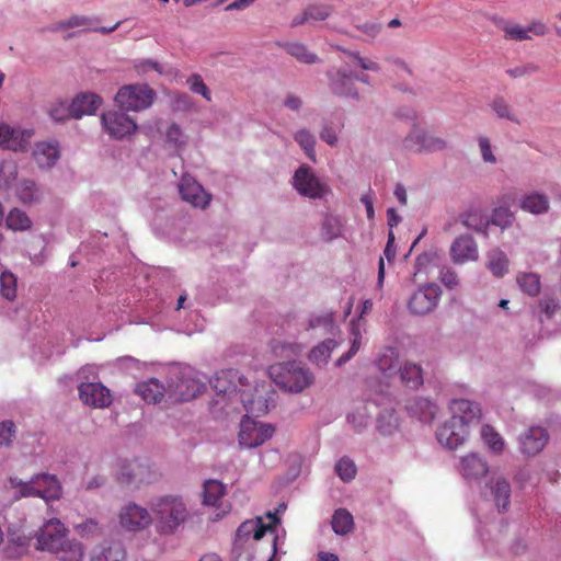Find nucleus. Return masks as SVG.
<instances>
[{
	"label": "nucleus",
	"mask_w": 561,
	"mask_h": 561,
	"mask_svg": "<svg viewBox=\"0 0 561 561\" xmlns=\"http://www.w3.org/2000/svg\"><path fill=\"white\" fill-rule=\"evenodd\" d=\"M462 224L478 232H484L490 224L489 217L479 208H470L462 215Z\"/></svg>",
	"instance_id": "473e14b6"
},
{
	"label": "nucleus",
	"mask_w": 561,
	"mask_h": 561,
	"mask_svg": "<svg viewBox=\"0 0 561 561\" xmlns=\"http://www.w3.org/2000/svg\"><path fill=\"white\" fill-rule=\"evenodd\" d=\"M399 426V420L393 410L382 412L377 420V428L382 435L392 434Z\"/></svg>",
	"instance_id": "c03bdc74"
},
{
	"label": "nucleus",
	"mask_w": 561,
	"mask_h": 561,
	"mask_svg": "<svg viewBox=\"0 0 561 561\" xmlns=\"http://www.w3.org/2000/svg\"><path fill=\"white\" fill-rule=\"evenodd\" d=\"M335 347L336 342L332 339H328L311 350L309 359L318 366L324 365L328 363Z\"/></svg>",
	"instance_id": "4c0bfd02"
},
{
	"label": "nucleus",
	"mask_w": 561,
	"mask_h": 561,
	"mask_svg": "<svg viewBox=\"0 0 561 561\" xmlns=\"http://www.w3.org/2000/svg\"><path fill=\"white\" fill-rule=\"evenodd\" d=\"M10 483L19 490L21 496H38L46 502L58 500L61 496V486L55 476L38 474L30 482L11 478Z\"/></svg>",
	"instance_id": "20e7f679"
},
{
	"label": "nucleus",
	"mask_w": 561,
	"mask_h": 561,
	"mask_svg": "<svg viewBox=\"0 0 561 561\" xmlns=\"http://www.w3.org/2000/svg\"><path fill=\"white\" fill-rule=\"evenodd\" d=\"M294 138L302 148L307 157L310 160L316 161L314 136L307 129H300L294 135Z\"/></svg>",
	"instance_id": "49530a36"
},
{
	"label": "nucleus",
	"mask_w": 561,
	"mask_h": 561,
	"mask_svg": "<svg viewBox=\"0 0 561 561\" xmlns=\"http://www.w3.org/2000/svg\"><path fill=\"white\" fill-rule=\"evenodd\" d=\"M293 183L299 194L309 198H321L327 192L325 185L319 181L310 167L306 164H302L296 170Z\"/></svg>",
	"instance_id": "9b49d317"
},
{
	"label": "nucleus",
	"mask_w": 561,
	"mask_h": 561,
	"mask_svg": "<svg viewBox=\"0 0 561 561\" xmlns=\"http://www.w3.org/2000/svg\"><path fill=\"white\" fill-rule=\"evenodd\" d=\"M394 233L392 230L388 233V240L386 248L383 250V256H380L379 263H378V278L377 284L378 286H382L383 279H385V262L383 259H387L388 262H392L397 254V249L394 245Z\"/></svg>",
	"instance_id": "ea45409f"
},
{
	"label": "nucleus",
	"mask_w": 561,
	"mask_h": 561,
	"mask_svg": "<svg viewBox=\"0 0 561 561\" xmlns=\"http://www.w3.org/2000/svg\"><path fill=\"white\" fill-rule=\"evenodd\" d=\"M187 84L192 92L196 94H201L203 98H205L207 101H210V91L208 87L203 81V78L194 73L187 78Z\"/></svg>",
	"instance_id": "bf43d9fd"
},
{
	"label": "nucleus",
	"mask_w": 561,
	"mask_h": 561,
	"mask_svg": "<svg viewBox=\"0 0 561 561\" xmlns=\"http://www.w3.org/2000/svg\"><path fill=\"white\" fill-rule=\"evenodd\" d=\"M548 439L549 435L546 428L533 426L519 438L520 451L528 456H535L542 450Z\"/></svg>",
	"instance_id": "2eb2a0df"
},
{
	"label": "nucleus",
	"mask_w": 561,
	"mask_h": 561,
	"mask_svg": "<svg viewBox=\"0 0 561 561\" xmlns=\"http://www.w3.org/2000/svg\"><path fill=\"white\" fill-rule=\"evenodd\" d=\"M478 259V248L474 240L469 237L458 238V263L476 261Z\"/></svg>",
	"instance_id": "58836bf2"
},
{
	"label": "nucleus",
	"mask_w": 561,
	"mask_h": 561,
	"mask_svg": "<svg viewBox=\"0 0 561 561\" xmlns=\"http://www.w3.org/2000/svg\"><path fill=\"white\" fill-rule=\"evenodd\" d=\"M179 192L183 201L202 209L206 208L211 199V195L194 178L186 174L180 180Z\"/></svg>",
	"instance_id": "ddd939ff"
},
{
	"label": "nucleus",
	"mask_w": 561,
	"mask_h": 561,
	"mask_svg": "<svg viewBox=\"0 0 561 561\" xmlns=\"http://www.w3.org/2000/svg\"><path fill=\"white\" fill-rule=\"evenodd\" d=\"M333 531L339 536H345L354 529L353 515L346 508H337L331 520Z\"/></svg>",
	"instance_id": "cd10ccee"
},
{
	"label": "nucleus",
	"mask_w": 561,
	"mask_h": 561,
	"mask_svg": "<svg viewBox=\"0 0 561 561\" xmlns=\"http://www.w3.org/2000/svg\"><path fill=\"white\" fill-rule=\"evenodd\" d=\"M352 335H353V339H352L351 348L348 350V352L346 354L342 355L336 360V366L343 365L358 352V350L360 347V339H362L358 328L353 327Z\"/></svg>",
	"instance_id": "052dcab7"
},
{
	"label": "nucleus",
	"mask_w": 561,
	"mask_h": 561,
	"mask_svg": "<svg viewBox=\"0 0 561 561\" xmlns=\"http://www.w3.org/2000/svg\"><path fill=\"white\" fill-rule=\"evenodd\" d=\"M520 207L531 214H542L549 208V201L546 195L533 193L524 197Z\"/></svg>",
	"instance_id": "e433bc0d"
},
{
	"label": "nucleus",
	"mask_w": 561,
	"mask_h": 561,
	"mask_svg": "<svg viewBox=\"0 0 561 561\" xmlns=\"http://www.w3.org/2000/svg\"><path fill=\"white\" fill-rule=\"evenodd\" d=\"M5 224L9 229L14 231L27 230L32 226V220L24 211L14 208L8 214Z\"/></svg>",
	"instance_id": "37998d69"
},
{
	"label": "nucleus",
	"mask_w": 561,
	"mask_h": 561,
	"mask_svg": "<svg viewBox=\"0 0 561 561\" xmlns=\"http://www.w3.org/2000/svg\"><path fill=\"white\" fill-rule=\"evenodd\" d=\"M240 398L248 413L260 416L268 411L267 399L263 398L257 388H255V393L242 391Z\"/></svg>",
	"instance_id": "393cba45"
},
{
	"label": "nucleus",
	"mask_w": 561,
	"mask_h": 561,
	"mask_svg": "<svg viewBox=\"0 0 561 561\" xmlns=\"http://www.w3.org/2000/svg\"><path fill=\"white\" fill-rule=\"evenodd\" d=\"M225 494V485L217 480H208L204 483L203 503L217 506Z\"/></svg>",
	"instance_id": "f704fd0d"
},
{
	"label": "nucleus",
	"mask_w": 561,
	"mask_h": 561,
	"mask_svg": "<svg viewBox=\"0 0 561 561\" xmlns=\"http://www.w3.org/2000/svg\"><path fill=\"white\" fill-rule=\"evenodd\" d=\"M48 114L56 122L65 121L71 116L70 104L68 105L64 101H56L50 104Z\"/></svg>",
	"instance_id": "13d9d810"
},
{
	"label": "nucleus",
	"mask_w": 561,
	"mask_h": 561,
	"mask_svg": "<svg viewBox=\"0 0 561 561\" xmlns=\"http://www.w3.org/2000/svg\"><path fill=\"white\" fill-rule=\"evenodd\" d=\"M54 553L59 561H82L84 548L77 539H67Z\"/></svg>",
	"instance_id": "a878e982"
},
{
	"label": "nucleus",
	"mask_w": 561,
	"mask_h": 561,
	"mask_svg": "<svg viewBox=\"0 0 561 561\" xmlns=\"http://www.w3.org/2000/svg\"><path fill=\"white\" fill-rule=\"evenodd\" d=\"M101 123L105 131L113 139H124L135 134L138 128L136 122L121 110L103 113Z\"/></svg>",
	"instance_id": "1a4fd4ad"
},
{
	"label": "nucleus",
	"mask_w": 561,
	"mask_h": 561,
	"mask_svg": "<svg viewBox=\"0 0 561 561\" xmlns=\"http://www.w3.org/2000/svg\"><path fill=\"white\" fill-rule=\"evenodd\" d=\"M479 147H480L481 156H482V159L484 162H489V163L496 162V158L492 152L489 138L480 137L479 138Z\"/></svg>",
	"instance_id": "69168bd1"
},
{
	"label": "nucleus",
	"mask_w": 561,
	"mask_h": 561,
	"mask_svg": "<svg viewBox=\"0 0 561 561\" xmlns=\"http://www.w3.org/2000/svg\"><path fill=\"white\" fill-rule=\"evenodd\" d=\"M335 472L339 478L344 482H350L355 479L357 468L355 462L348 457H342L335 463Z\"/></svg>",
	"instance_id": "de8ad7c7"
},
{
	"label": "nucleus",
	"mask_w": 561,
	"mask_h": 561,
	"mask_svg": "<svg viewBox=\"0 0 561 561\" xmlns=\"http://www.w3.org/2000/svg\"><path fill=\"white\" fill-rule=\"evenodd\" d=\"M436 437L438 443L447 448L455 449L456 448V424L455 416H451L450 420L445 422L436 432Z\"/></svg>",
	"instance_id": "c9c22d12"
},
{
	"label": "nucleus",
	"mask_w": 561,
	"mask_h": 561,
	"mask_svg": "<svg viewBox=\"0 0 561 561\" xmlns=\"http://www.w3.org/2000/svg\"><path fill=\"white\" fill-rule=\"evenodd\" d=\"M274 433L270 424L259 423L248 415L240 423L239 444L248 448H254L267 442Z\"/></svg>",
	"instance_id": "6e6552de"
},
{
	"label": "nucleus",
	"mask_w": 561,
	"mask_h": 561,
	"mask_svg": "<svg viewBox=\"0 0 561 561\" xmlns=\"http://www.w3.org/2000/svg\"><path fill=\"white\" fill-rule=\"evenodd\" d=\"M342 222L337 216L327 215L322 221L321 236L324 240L331 241L341 236Z\"/></svg>",
	"instance_id": "a19ab883"
},
{
	"label": "nucleus",
	"mask_w": 561,
	"mask_h": 561,
	"mask_svg": "<svg viewBox=\"0 0 561 561\" xmlns=\"http://www.w3.org/2000/svg\"><path fill=\"white\" fill-rule=\"evenodd\" d=\"M402 147L413 152L440 151L446 147V141L423 129H413L402 141Z\"/></svg>",
	"instance_id": "9d476101"
},
{
	"label": "nucleus",
	"mask_w": 561,
	"mask_h": 561,
	"mask_svg": "<svg viewBox=\"0 0 561 561\" xmlns=\"http://www.w3.org/2000/svg\"><path fill=\"white\" fill-rule=\"evenodd\" d=\"M60 157L59 146L56 141H39L33 150V158L42 169H49Z\"/></svg>",
	"instance_id": "f3484780"
},
{
	"label": "nucleus",
	"mask_w": 561,
	"mask_h": 561,
	"mask_svg": "<svg viewBox=\"0 0 561 561\" xmlns=\"http://www.w3.org/2000/svg\"><path fill=\"white\" fill-rule=\"evenodd\" d=\"M493 501L499 510L505 511L510 505L511 485L503 477L493 478L490 483Z\"/></svg>",
	"instance_id": "b1692460"
},
{
	"label": "nucleus",
	"mask_w": 561,
	"mask_h": 561,
	"mask_svg": "<svg viewBox=\"0 0 561 561\" xmlns=\"http://www.w3.org/2000/svg\"><path fill=\"white\" fill-rule=\"evenodd\" d=\"M103 99L92 92L77 95L70 103L71 117L81 118L83 115H92L102 105Z\"/></svg>",
	"instance_id": "dca6fc26"
},
{
	"label": "nucleus",
	"mask_w": 561,
	"mask_h": 561,
	"mask_svg": "<svg viewBox=\"0 0 561 561\" xmlns=\"http://www.w3.org/2000/svg\"><path fill=\"white\" fill-rule=\"evenodd\" d=\"M306 11L310 20L324 21L332 14L333 7L325 3L310 4L306 8Z\"/></svg>",
	"instance_id": "4d7b16f0"
},
{
	"label": "nucleus",
	"mask_w": 561,
	"mask_h": 561,
	"mask_svg": "<svg viewBox=\"0 0 561 561\" xmlns=\"http://www.w3.org/2000/svg\"><path fill=\"white\" fill-rule=\"evenodd\" d=\"M517 283L523 291L529 296H536L540 293V278L535 273H523L517 277Z\"/></svg>",
	"instance_id": "a18cd8bd"
},
{
	"label": "nucleus",
	"mask_w": 561,
	"mask_h": 561,
	"mask_svg": "<svg viewBox=\"0 0 561 561\" xmlns=\"http://www.w3.org/2000/svg\"><path fill=\"white\" fill-rule=\"evenodd\" d=\"M78 391L80 400L91 408L103 409L112 403L110 389L101 382H82Z\"/></svg>",
	"instance_id": "f8f14e48"
},
{
	"label": "nucleus",
	"mask_w": 561,
	"mask_h": 561,
	"mask_svg": "<svg viewBox=\"0 0 561 561\" xmlns=\"http://www.w3.org/2000/svg\"><path fill=\"white\" fill-rule=\"evenodd\" d=\"M121 524L128 530H138L148 526L152 518L148 511L136 504L126 505L119 514Z\"/></svg>",
	"instance_id": "4468645a"
},
{
	"label": "nucleus",
	"mask_w": 561,
	"mask_h": 561,
	"mask_svg": "<svg viewBox=\"0 0 561 561\" xmlns=\"http://www.w3.org/2000/svg\"><path fill=\"white\" fill-rule=\"evenodd\" d=\"M377 366L385 376H392L399 370V354L396 348L388 347L377 359Z\"/></svg>",
	"instance_id": "7c9ffc66"
},
{
	"label": "nucleus",
	"mask_w": 561,
	"mask_h": 561,
	"mask_svg": "<svg viewBox=\"0 0 561 561\" xmlns=\"http://www.w3.org/2000/svg\"><path fill=\"white\" fill-rule=\"evenodd\" d=\"M270 375L276 385L289 392H301L313 381L312 374L296 363L273 365Z\"/></svg>",
	"instance_id": "f03ea898"
},
{
	"label": "nucleus",
	"mask_w": 561,
	"mask_h": 561,
	"mask_svg": "<svg viewBox=\"0 0 561 561\" xmlns=\"http://www.w3.org/2000/svg\"><path fill=\"white\" fill-rule=\"evenodd\" d=\"M31 137L30 131H21L7 124H0V148L18 151L23 149V142Z\"/></svg>",
	"instance_id": "aec40b11"
},
{
	"label": "nucleus",
	"mask_w": 561,
	"mask_h": 561,
	"mask_svg": "<svg viewBox=\"0 0 561 561\" xmlns=\"http://www.w3.org/2000/svg\"><path fill=\"white\" fill-rule=\"evenodd\" d=\"M18 196L23 204H32L38 201V190L31 180L22 181L18 187Z\"/></svg>",
	"instance_id": "09e8293b"
},
{
	"label": "nucleus",
	"mask_w": 561,
	"mask_h": 561,
	"mask_svg": "<svg viewBox=\"0 0 561 561\" xmlns=\"http://www.w3.org/2000/svg\"><path fill=\"white\" fill-rule=\"evenodd\" d=\"M347 54L351 58L355 59L358 66L364 70L378 71L380 69L376 61L368 58H363L357 51H348Z\"/></svg>",
	"instance_id": "338daca9"
},
{
	"label": "nucleus",
	"mask_w": 561,
	"mask_h": 561,
	"mask_svg": "<svg viewBox=\"0 0 561 561\" xmlns=\"http://www.w3.org/2000/svg\"><path fill=\"white\" fill-rule=\"evenodd\" d=\"M135 70L139 73V75H144V73H147L151 70H154L159 73H162V66L158 62V61H153L151 59H147V60H142V61H139L138 64L135 65Z\"/></svg>",
	"instance_id": "774afa93"
},
{
	"label": "nucleus",
	"mask_w": 561,
	"mask_h": 561,
	"mask_svg": "<svg viewBox=\"0 0 561 561\" xmlns=\"http://www.w3.org/2000/svg\"><path fill=\"white\" fill-rule=\"evenodd\" d=\"M283 47L300 62L314 64L318 60V57L310 53L307 46L301 43H287Z\"/></svg>",
	"instance_id": "79ce46f5"
},
{
	"label": "nucleus",
	"mask_w": 561,
	"mask_h": 561,
	"mask_svg": "<svg viewBox=\"0 0 561 561\" xmlns=\"http://www.w3.org/2000/svg\"><path fill=\"white\" fill-rule=\"evenodd\" d=\"M165 137L169 142H172L175 146H181L184 144L183 133L178 124L173 123L168 127Z\"/></svg>",
	"instance_id": "0e129e2a"
},
{
	"label": "nucleus",
	"mask_w": 561,
	"mask_h": 561,
	"mask_svg": "<svg viewBox=\"0 0 561 561\" xmlns=\"http://www.w3.org/2000/svg\"><path fill=\"white\" fill-rule=\"evenodd\" d=\"M408 412L422 422H431L436 413V405L426 398H414L407 404Z\"/></svg>",
	"instance_id": "5701e85b"
},
{
	"label": "nucleus",
	"mask_w": 561,
	"mask_h": 561,
	"mask_svg": "<svg viewBox=\"0 0 561 561\" xmlns=\"http://www.w3.org/2000/svg\"><path fill=\"white\" fill-rule=\"evenodd\" d=\"M538 71V67L533 65V64H527V65H523V66H518V67H515V68H511V69H507L506 70V73L513 78V79H517V78H522V77H525V76H530L535 72Z\"/></svg>",
	"instance_id": "e2e57ef3"
},
{
	"label": "nucleus",
	"mask_w": 561,
	"mask_h": 561,
	"mask_svg": "<svg viewBox=\"0 0 561 561\" xmlns=\"http://www.w3.org/2000/svg\"><path fill=\"white\" fill-rule=\"evenodd\" d=\"M488 471V463L476 454L468 455L461 459V473L466 480H479Z\"/></svg>",
	"instance_id": "412c9836"
},
{
	"label": "nucleus",
	"mask_w": 561,
	"mask_h": 561,
	"mask_svg": "<svg viewBox=\"0 0 561 561\" xmlns=\"http://www.w3.org/2000/svg\"><path fill=\"white\" fill-rule=\"evenodd\" d=\"M442 290L436 284H426L419 287L408 300V309L412 314L425 316L438 305Z\"/></svg>",
	"instance_id": "423d86ee"
},
{
	"label": "nucleus",
	"mask_w": 561,
	"mask_h": 561,
	"mask_svg": "<svg viewBox=\"0 0 561 561\" xmlns=\"http://www.w3.org/2000/svg\"><path fill=\"white\" fill-rule=\"evenodd\" d=\"M309 329H323L324 333L333 334L336 330V324L333 318V313L325 312L321 316L312 317L309 320Z\"/></svg>",
	"instance_id": "8fccbe9b"
},
{
	"label": "nucleus",
	"mask_w": 561,
	"mask_h": 561,
	"mask_svg": "<svg viewBox=\"0 0 561 561\" xmlns=\"http://www.w3.org/2000/svg\"><path fill=\"white\" fill-rule=\"evenodd\" d=\"M126 557L123 545L111 541L96 548L91 554V561H123Z\"/></svg>",
	"instance_id": "4be33fe9"
},
{
	"label": "nucleus",
	"mask_w": 561,
	"mask_h": 561,
	"mask_svg": "<svg viewBox=\"0 0 561 561\" xmlns=\"http://www.w3.org/2000/svg\"><path fill=\"white\" fill-rule=\"evenodd\" d=\"M15 436V425L12 421L0 423V446H9Z\"/></svg>",
	"instance_id": "680f3d73"
},
{
	"label": "nucleus",
	"mask_w": 561,
	"mask_h": 561,
	"mask_svg": "<svg viewBox=\"0 0 561 561\" xmlns=\"http://www.w3.org/2000/svg\"><path fill=\"white\" fill-rule=\"evenodd\" d=\"M270 526L262 523L261 518L256 520H245L237 529L236 536L239 540L248 539L250 536L254 540H260L265 535Z\"/></svg>",
	"instance_id": "c85d7f7f"
},
{
	"label": "nucleus",
	"mask_w": 561,
	"mask_h": 561,
	"mask_svg": "<svg viewBox=\"0 0 561 561\" xmlns=\"http://www.w3.org/2000/svg\"><path fill=\"white\" fill-rule=\"evenodd\" d=\"M205 390V383L191 373L176 371L169 381V398L172 401H190Z\"/></svg>",
	"instance_id": "39448f33"
},
{
	"label": "nucleus",
	"mask_w": 561,
	"mask_h": 561,
	"mask_svg": "<svg viewBox=\"0 0 561 561\" xmlns=\"http://www.w3.org/2000/svg\"><path fill=\"white\" fill-rule=\"evenodd\" d=\"M135 391L148 403H159L164 396H169V387L167 388L157 378L140 381Z\"/></svg>",
	"instance_id": "a211bd4d"
},
{
	"label": "nucleus",
	"mask_w": 561,
	"mask_h": 561,
	"mask_svg": "<svg viewBox=\"0 0 561 561\" xmlns=\"http://www.w3.org/2000/svg\"><path fill=\"white\" fill-rule=\"evenodd\" d=\"M481 438L488 448L494 454H501L504 450L505 442L501 434L489 424L481 428Z\"/></svg>",
	"instance_id": "72a5a7b5"
},
{
	"label": "nucleus",
	"mask_w": 561,
	"mask_h": 561,
	"mask_svg": "<svg viewBox=\"0 0 561 561\" xmlns=\"http://www.w3.org/2000/svg\"><path fill=\"white\" fill-rule=\"evenodd\" d=\"M1 296L8 300H13L16 297V278L10 272H3L0 277Z\"/></svg>",
	"instance_id": "3c124183"
},
{
	"label": "nucleus",
	"mask_w": 561,
	"mask_h": 561,
	"mask_svg": "<svg viewBox=\"0 0 561 561\" xmlns=\"http://www.w3.org/2000/svg\"><path fill=\"white\" fill-rule=\"evenodd\" d=\"M157 528L160 533H173L187 517V510L179 497L165 496L153 504Z\"/></svg>",
	"instance_id": "f257e3e1"
},
{
	"label": "nucleus",
	"mask_w": 561,
	"mask_h": 561,
	"mask_svg": "<svg viewBox=\"0 0 561 561\" xmlns=\"http://www.w3.org/2000/svg\"><path fill=\"white\" fill-rule=\"evenodd\" d=\"M492 110L495 112L499 118H505L511 122L519 123L518 118L513 113L511 105L502 96L495 98L493 100Z\"/></svg>",
	"instance_id": "603ef678"
},
{
	"label": "nucleus",
	"mask_w": 561,
	"mask_h": 561,
	"mask_svg": "<svg viewBox=\"0 0 561 561\" xmlns=\"http://www.w3.org/2000/svg\"><path fill=\"white\" fill-rule=\"evenodd\" d=\"M76 531L83 538H93L102 534V527L95 519H87L75 526Z\"/></svg>",
	"instance_id": "5fc2aeb1"
},
{
	"label": "nucleus",
	"mask_w": 561,
	"mask_h": 561,
	"mask_svg": "<svg viewBox=\"0 0 561 561\" xmlns=\"http://www.w3.org/2000/svg\"><path fill=\"white\" fill-rule=\"evenodd\" d=\"M92 23L91 19L84 15H72L66 21L54 24L50 30L54 32L75 28V27H88Z\"/></svg>",
	"instance_id": "864d4df0"
},
{
	"label": "nucleus",
	"mask_w": 561,
	"mask_h": 561,
	"mask_svg": "<svg viewBox=\"0 0 561 561\" xmlns=\"http://www.w3.org/2000/svg\"><path fill=\"white\" fill-rule=\"evenodd\" d=\"M355 78L352 75L337 72L331 82V89L336 95L357 98L354 89Z\"/></svg>",
	"instance_id": "2f4dec72"
},
{
	"label": "nucleus",
	"mask_w": 561,
	"mask_h": 561,
	"mask_svg": "<svg viewBox=\"0 0 561 561\" xmlns=\"http://www.w3.org/2000/svg\"><path fill=\"white\" fill-rule=\"evenodd\" d=\"M510 261L500 249H494L488 254V267L493 276L503 277L508 272Z\"/></svg>",
	"instance_id": "c756f323"
},
{
	"label": "nucleus",
	"mask_w": 561,
	"mask_h": 561,
	"mask_svg": "<svg viewBox=\"0 0 561 561\" xmlns=\"http://www.w3.org/2000/svg\"><path fill=\"white\" fill-rule=\"evenodd\" d=\"M492 225L499 226L501 228L508 227L514 221L513 213L506 207H497L493 210L491 219H489Z\"/></svg>",
	"instance_id": "6e6d98bb"
},
{
	"label": "nucleus",
	"mask_w": 561,
	"mask_h": 561,
	"mask_svg": "<svg viewBox=\"0 0 561 561\" xmlns=\"http://www.w3.org/2000/svg\"><path fill=\"white\" fill-rule=\"evenodd\" d=\"M400 375L401 383L409 389H419L423 382V368L420 364L405 360L403 362L398 370Z\"/></svg>",
	"instance_id": "6ab92c4d"
},
{
	"label": "nucleus",
	"mask_w": 561,
	"mask_h": 561,
	"mask_svg": "<svg viewBox=\"0 0 561 561\" xmlns=\"http://www.w3.org/2000/svg\"><path fill=\"white\" fill-rule=\"evenodd\" d=\"M68 529L58 518L46 520L39 528L36 548L42 551L55 552L68 539Z\"/></svg>",
	"instance_id": "0eeeda50"
},
{
	"label": "nucleus",
	"mask_w": 561,
	"mask_h": 561,
	"mask_svg": "<svg viewBox=\"0 0 561 561\" xmlns=\"http://www.w3.org/2000/svg\"><path fill=\"white\" fill-rule=\"evenodd\" d=\"M481 416V409L478 403L458 399V421L461 425L478 424Z\"/></svg>",
	"instance_id": "bb28decb"
},
{
	"label": "nucleus",
	"mask_w": 561,
	"mask_h": 561,
	"mask_svg": "<svg viewBox=\"0 0 561 561\" xmlns=\"http://www.w3.org/2000/svg\"><path fill=\"white\" fill-rule=\"evenodd\" d=\"M156 92L146 83L123 85L115 94L114 102L123 112H140L153 103Z\"/></svg>",
	"instance_id": "7ed1b4c3"
}]
</instances>
